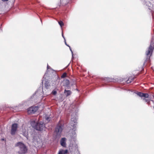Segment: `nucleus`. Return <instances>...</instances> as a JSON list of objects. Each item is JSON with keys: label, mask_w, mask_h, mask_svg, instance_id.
<instances>
[{"label": "nucleus", "mask_w": 154, "mask_h": 154, "mask_svg": "<svg viewBox=\"0 0 154 154\" xmlns=\"http://www.w3.org/2000/svg\"><path fill=\"white\" fill-rule=\"evenodd\" d=\"M77 112H73L72 116L71 119V122L70 123L69 127L71 128L73 130L72 131V138L75 140L76 137V127L77 125V116L76 113Z\"/></svg>", "instance_id": "obj_1"}, {"label": "nucleus", "mask_w": 154, "mask_h": 154, "mask_svg": "<svg viewBox=\"0 0 154 154\" xmlns=\"http://www.w3.org/2000/svg\"><path fill=\"white\" fill-rule=\"evenodd\" d=\"M153 38H152L150 45L148 49L146 51V57L143 63V65H145L146 62H147L149 63L150 61V57L152 55L153 51L154 49V42H153Z\"/></svg>", "instance_id": "obj_2"}, {"label": "nucleus", "mask_w": 154, "mask_h": 154, "mask_svg": "<svg viewBox=\"0 0 154 154\" xmlns=\"http://www.w3.org/2000/svg\"><path fill=\"white\" fill-rule=\"evenodd\" d=\"M31 124L35 129L38 131H42L45 130V127L42 122H36L33 121L31 122Z\"/></svg>", "instance_id": "obj_3"}, {"label": "nucleus", "mask_w": 154, "mask_h": 154, "mask_svg": "<svg viewBox=\"0 0 154 154\" xmlns=\"http://www.w3.org/2000/svg\"><path fill=\"white\" fill-rule=\"evenodd\" d=\"M15 146H18L19 148V150L18 152L19 154H25L27 152V147L22 142H19L17 143L15 145Z\"/></svg>", "instance_id": "obj_4"}, {"label": "nucleus", "mask_w": 154, "mask_h": 154, "mask_svg": "<svg viewBox=\"0 0 154 154\" xmlns=\"http://www.w3.org/2000/svg\"><path fill=\"white\" fill-rule=\"evenodd\" d=\"M63 125L60 122H59L56 126L55 129L54 133L57 136L60 135L63 129Z\"/></svg>", "instance_id": "obj_5"}, {"label": "nucleus", "mask_w": 154, "mask_h": 154, "mask_svg": "<svg viewBox=\"0 0 154 154\" xmlns=\"http://www.w3.org/2000/svg\"><path fill=\"white\" fill-rule=\"evenodd\" d=\"M38 106H32L27 109L28 113L29 114H34L38 109Z\"/></svg>", "instance_id": "obj_6"}, {"label": "nucleus", "mask_w": 154, "mask_h": 154, "mask_svg": "<svg viewBox=\"0 0 154 154\" xmlns=\"http://www.w3.org/2000/svg\"><path fill=\"white\" fill-rule=\"evenodd\" d=\"M18 125L17 123H14L12 125L11 130V134L12 135H14L15 134Z\"/></svg>", "instance_id": "obj_7"}, {"label": "nucleus", "mask_w": 154, "mask_h": 154, "mask_svg": "<svg viewBox=\"0 0 154 154\" xmlns=\"http://www.w3.org/2000/svg\"><path fill=\"white\" fill-rule=\"evenodd\" d=\"M142 2H143V4L146 5L148 7V8L150 10V8L151 7L152 5L150 2L149 0H141Z\"/></svg>", "instance_id": "obj_8"}, {"label": "nucleus", "mask_w": 154, "mask_h": 154, "mask_svg": "<svg viewBox=\"0 0 154 154\" xmlns=\"http://www.w3.org/2000/svg\"><path fill=\"white\" fill-rule=\"evenodd\" d=\"M43 81L44 80H42V86H41L39 88L40 89H38L37 90V91L35 92V94H33L32 96L33 97H34V96H35V94H37L38 93L39 94H40V93H42V92L41 91V89L42 90V92H43V93H44V91H43Z\"/></svg>", "instance_id": "obj_9"}, {"label": "nucleus", "mask_w": 154, "mask_h": 154, "mask_svg": "<svg viewBox=\"0 0 154 154\" xmlns=\"http://www.w3.org/2000/svg\"><path fill=\"white\" fill-rule=\"evenodd\" d=\"M45 88L48 89L49 88L50 86V81L48 79H45V82L44 83Z\"/></svg>", "instance_id": "obj_10"}, {"label": "nucleus", "mask_w": 154, "mask_h": 154, "mask_svg": "<svg viewBox=\"0 0 154 154\" xmlns=\"http://www.w3.org/2000/svg\"><path fill=\"white\" fill-rule=\"evenodd\" d=\"M66 138L64 137L62 138L60 140V144L64 147H66Z\"/></svg>", "instance_id": "obj_11"}, {"label": "nucleus", "mask_w": 154, "mask_h": 154, "mask_svg": "<svg viewBox=\"0 0 154 154\" xmlns=\"http://www.w3.org/2000/svg\"><path fill=\"white\" fill-rule=\"evenodd\" d=\"M64 93L66 97H68L71 94L72 92L70 90H66L65 89L64 91Z\"/></svg>", "instance_id": "obj_12"}, {"label": "nucleus", "mask_w": 154, "mask_h": 154, "mask_svg": "<svg viewBox=\"0 0 154 154\" xmlns=\"http://www.w3.org/2000/svg\"><path fill=\"white\" fill-rule=\"evenodd\" d=\"M104 80L107 82H111L113 81V79L109 78H104Z\"/></svg>", "instance_id": "obj_13"}, {"label": "nucleus", "mask_w": 154, "mask_h": 154, "mask_svg": "<svg viewBox=\"0 0 154 154\" xmlns=\"http://www.w3.org/2000/svg\"><path fill=\"white\" fill-rule=\"evenodd\" d=\"M134 79V77L132 78H129L128 80L127 81V83L128 84L130 83L131 82V81L132 80H133Z\"/></svg>", "instance_id": "obj_14"}, {"label": "nucleus", "mask_w": 154, "mask_h": 154, "mask_svg": "<svg viewBox=\"0 0 154 154\" xmlns=\"http://www.w3.org/2000/svg\"><path fill=\"white\" fill-rule=\"evenodd\" d=\"M69 80L68 79H66V83H65V85L64 86H66V87H68L69 86Z\"/></svg>", "instance_id": "obj_15"}, {"label": "nucleus", "mask_w": 154, "mask_h": 154, "mask_svg": "<svg viewBox=\"0 0 154 154\" xmlns=\"http://www.w3.org/2000/svg\"><path fill=\"white\" fill-rule=\"evenodd\" d=\"M142 97L145 98H148L149 97V94L147 93H143Z\"/></svg>", "instance_id": "obj_16"}, {"label": "nucleus", "mask_w": 154, "mask_h": 154, "mask_svg": "<svg viewBox=\"0 0 154 154\" xmlns=\"http://www.w3.org/2000/svg\"><path fill=\"white\" fill-rule=\"evenodd\" d=\"M140 97H142L143 93L140 92H138L136 93Z\"/></svg>", "instance_id": "obj_17"}, {"label": "nucleus", "mask_w": 154, "mask_h": 154, "mask_svg": "<svg viewBox=\"0 0 154 154\" xmlns=\"http://www.w3.org/2000/svg\"><path fill=\"white\" fill-rule=\"evenodd\" d=\"M60 151H61L62 152L63 154H66L68 152V150L67 149H66L65 150H60Z\"/></svg>", "instance_id": "obj_18"}, {"label": "nucleus", "mask_w": 154, "mask_h": 154, "mask_svg": "<svg viewBox=\"0 0 154 154\" xmlns=\"http://www.w3.org/2000/svg\"><path fill=\"white\" fill-rule=\"evenodd\" d=\"M66 72H64L62 75L61 77L62 78H64L66 77Z\"/></svg>", "instance_id": "obj_19"}, {"label": "nucleus", "mask_w": 154, "mask_h": 154, "mask_svg": "<svg viewBox=\"0 0 154 154\" xmlns=\"http://www.w3.org/2000/svg\"><path fill=\"white\" fill-rule=\"evenodd\" d=\"M58 23L61 27H62L64 25L63 22L62 21H59Z\"/></svg>", "instance_id": "obj_20"}, {"label": "nucleus", "mask_w": 154, "mask_h": 154, "mask_svg": "<svg viewBox=\"0 0 154 154\" xmlns=\"http://www.w3.org/2000/svg\"><path fill=\"white\" fill-rule=\"evenodd\" d=\"M69 49H70V51H71V53H72V59L73 58V52L70 47L69 46Z\"/></svg>", "instance_id": "obj_21"}, {"label": "nucleus", "mask_w": 154, "mask_h": 154, "mask_svg": "<svg viewBox=\"0 0 154 154\" xmlns=\"http://www.w3.org/2000/svg\"><path fill=\"white\" fill-rule=\"evenodd\" d=\"M143 100L145 101V102H146L148 104H149L150 102V100H149L144 98Z\"/></svg>", "instance_id": "obj_22"}, {"label": "nucleus", "mask_w": 154, "mask_h": 154, "mask_svg": "<svg viewBox=\"0 0 154 154\" xmlns=\"http://www.w3.org/2000/svg\"><path fill=\"white\" fill-rule=\"evenodd\" d=\"M45 119L47 121V122H48L51 120V118L47 117L45 118Z\"/></svg>", "instance_id": "obj_23"}, {"label": "nucleus", "mask_w": 154, "mask_h": 154, "mask_svg": "<svg viewBox=\"0 0 154 154\" xmlns=\"http://www.w3.org/2000/svg\"><path fill=\"white\" fill-rule=\"evenodd\" d=\"M52 93L53 95H55L56 94L57 92L56 91L54 90L53 91H52Z\"/></svg>", "instance_id": "obj_24"}, {"label": "nucleus", "mask_w": 154, "mask_h": 154, "mask_svg": "<svg viewBox=\"0 0 154 154\" xmlns=\"http://www.w3.org/2000/svg\"><path fill=\"white\" fill-rule=\"evenodd\" d=\"M75 147H74L73 148V146H72V147L73 148H74V149H76L77 148V145L76 144H75Z\"/></svg>", "instance_id": "obj_25"}, {"label": "nucleus", "mask_w": 154, "mask_h": 154, "mask_svg": "<svg viewBox=\"0 0 154 154\" xmlns=\"http://www.w3.org/2000/svg\"><path fill=\"white\" fill-rule=\"evenodd\" d=\"M23 136H24L25 137H27V134H26V133H24L23 134Z\"/></svg>", "instance_id": "obj_26"}, {"label": "nucleus", "mask_w": 154, "mask_h": 154, "mask_svg": "<svg viewBox=\"0 0 154 154\" xmlns=\"http://www.w3.org/2000/svg\"><path fill=\"white\" fill-rule=\"evenodd\" d=\"M62 36L63 37V38H64V41H65L66 39H65V38L63 34V32L62 33Z\"/></svg>", "instance_id": "obj_27"}, {"label": "nucleus", "mask_w": 154, "mask_h": 154, "mask_svg": "<svg viewBox=\"0 0 154 154\" xmlns=\"http://www.w3.org/2000/svg\"><path fill=\"white\" fill-rule=\"evenodd\" d=\"M64 42H65V45H66L67 46H68V47H69V45H68V44H67L66 43V41H64Z\"/></svg>", "instance_id": "obj_28"}, {"label": "nucleus", "mask_w": 154, "mask_h": 154, "mask_svg": "<svg viewBox=\"0 0 154 154\" xmlns=\"http://www.w3.org/2000/svg\"><path fill=\"white\" fill-rule=\"evenodd\" d=\"M58 154H63L61 151H59Z\"/></svg>", "instance_id": "obj_29"}, {"label": "nucleus", "mask_w": 154, "mask_h": 154, "mask_svg": "<svg viewBox=\"0 0 154 154\" xmlns=\"http://www.w3.org/2000/svg\"><path fill=\"white\" fill-rule=\"evenodd\" d=\"M46 76V72L45 73V74L44 75V77H43V78H45V79H46L45 78V77Z\"/></svg>", "instance_id": "obj_30"}, {"label": "nucleus", "mask_w": 154, "mask_h": 154, "mask_svg": "<svg viewBox=\"0 0 154 154\" xmlns=\"http://www.w3.org/2000/svg\"><path fill=\"white\" fill-rule=\"evenodd\" d=\"M49 66L48 64H47V69H49Z\"/></svg>", "instance_id": "obj_31"}, {"label": "nucleus", "mask_w": 154, "mask_h": 154, "mask_svg": "<svg viewBox=\"0 0 154 154\" xmlns=\"http://www.w3.org/2000/svg\"><path fill=\"white\" fill-rule=\"evenodd\" d=\"M2 1H3V2H5V1H8V0H2Z\"/></svg>", "instance_id": "obj_32"}, {"label": "nucleus", "mask_w": 154, "mask_h": 154, "mask_svg": "<svg viewBox=\"0 0 154 154\" xmlns=\"http://www.w3.org/2000/svg\"><path fill=\"white\" fill-rule=\"evenodd\" d=\"M70 147H72L71 146H70ZM71 149H72V150L71 151V152H73V149H72V147L71 148Z\"/></svg>", "instance_id": "obj_33"}, {"label": "nucleus", "mask_w": 154, "mask_h": 154, "mask_svg": "<svg viewBox=\"0 0 154 154\" xmlns=\"http://www.w3.org/2000/svg\"><path fill=\"white\" fill-rule=\"evenodd\" d=\"M4 140V139L2 138V139L1 140H2V141H3V140Z\"/></svg>", "instance_id": "obj_34"}, {"label": "nucleus", "mask_w": 154, "mask_h": 154, "mask_svg": "<svg viewBox=\"0 0 154 154\" xmlns=\"http://www.w3.org/2000/svg\"><path fill=\"white\" fill-rule=\"evenodd\" d=\"M40 20H41V21H42V20L40 19ZM41 22H42V21H41Z\"/></svg>", "instance_id": "obj_35"}]
</instances>
